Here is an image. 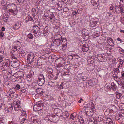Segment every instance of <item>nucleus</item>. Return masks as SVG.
<instances>
[{
    "instance_id": "1",
    "label": "nucleus",
    "mask_w": 124,
    "mask_h": 124,
    "mask_svg": "<svg viewBox=\"0 0 124 124\" xmlns=\"http://www.w3.org/2000/svg\"><path fill=\"white\" fill-rule=\"evenodd\" d=\"M6 62L2 63V66L0 67L1 69L3 71L7 70L10 68V62L8 59L5 60Z\"/></svg>"
},
{
    "instance_id": "2",
    "label": "nucleus",
    "mask_w": 124,
    "mask_h": 124,
    "mask_svg": "<svg viewBox=\"0 0 124 124\" xmlns=\"http://www.w3.org/2000/svg\"><path fill=\"white\" fill-rule=\"evenodd\" d=\"M16 7L15 4L10 3L7 5L6 9L8 12H9L14 13L16 11Z\"/></svg>"
},
{
    "instance_id": "3",
    "label": "nucleus",
    "mask_w": 124,
    "mask_h": 124,
    "mask_svg": "<svg viewBox=\"0 0 124 124\" xmlns=\"http://www.w3.org/2000/svg\"><path fill=\"white\" fill-rule=\"evenodd\" d=\"M20 101L17 99L15 100L13 102L12 106L15 111H18L20 109Z\"/></svg>"
},
{
    "instance_id": "4",
    "label": "nucleus",
    "mask_w": 124,
    "mask_h": 124,
    "mask_svg": "<svg viewBox=\"0 0 124 124\" xmlns=\"http://www.w3.org/2000/svg\"><path fill=\"white\" fill-rule=\"evenodd\" d=\"M22 114L20 117L19 119V122L21 123H23L24 122L26 119V111L23 110H22Z\"/></svg>"
},
{
    "instance_id": "5",
    "label": "nucleus",
    "mask_w": 124,
    "mask_h": 124,
    "mask_svg": "<svg viewBox=\"0 0 124 124\" xmlns=\"http://www.w3.org/2000/svg\"><path fill=\"white\" fill-rule=\"evenodd\" d=\"M34 55L33 53H31L28 54L27 58L28 62H29L30 64H31L34 60Z\"/></svg>"
},
{
    "instance_id": "6",
    "label": "nucleus",
    "mask_w": 124,
    "mask_h": 124,
    "mask_svg": "<svg viewBox=\"0 0 124 124\" xmlns=\"http://www.w3.org/2000/svg\"><path fill=\"white\" fill-rule=\"evenodd\" d=\"M40 31V28L38 26L35 25L34 26L33 28V31L34 34L35 36H37L39 34Z\"/></svg>"
},
{
    "instance_id": "7",
    "label": "nucleus",
    "mask_w": 124,
    "mask_h": 124,
    "mask_svg": "<svg viewBox=\"0 0 124 124\" xmlns=\"http://www.w3.org/2000/svg\"><path fill=\"white\" fill-rule=\"evenodd\" d=\"M86 114L87 115L89 116H91L93 115V113L92 110L90 108L86 107L85 108Z\"/></svg>"
},
{
    "instance_id": "8",
    "label": "nucleus",
    "mask_w": 124,
    "mask_h": 124,
    "mask_svg": "<svg viewBox=\"0 0 124 124\" xmlns=\"http://www.w3.org/2000/svg\"><path fill=\"white\" fill-rule=\"evenodd\" d=\"M57 119L56 117L54 115L49 116V117L48 118L49 121L53 122H55L57 120Z\"/></svg>"
},
{
    "instance_id": "9",
    "label": "nucleus",
    "mask_w": 124,
    "mask_h": 124,
    "mask_svg": "<svg viewBox=\"0 0 124 124\" xmlns=\"http://www.w3.org/2000/svg\"><path fill=\"white\" fill-rule=\"evenodd\" d=\"M61 40H54L53 41V43L52 44L53 46H59L60 44Z\"/></svg>"
},
{
    "instance_id": "10",
    "label": "nucleus",
    "mask_w": 124,
    "mask_h": 124,
    "mask_svg": "<svg viewBox=\"0 0 124 124\" xmlns=\"http://www.w3.org/2000/svg\"><path fill=\"white\" fill-rule=\"evenodd\" d=\"M67 41L66 39H63L62 40V45L63 46V48L66 49L67 47Z\"/></svg>"
},
{
    "instance_id": "11",
    "label": "nucleus",
    "mask_w": 124,
    "mask_h": 124,
    "mask_svg": "<svg viewBox=\"0 0 124 124\" xmlns=\"http://www.w3.org/2000/svg\"><path fill=\"white\" fill-rule=\"evenodd\" d=\"M30 21H34V20L30 16H27L25 19V21L27 23Z\"/></svg>"
},
{
    "instance_id": "12",
    "label": "nucleus",
    "mask_w": 124,
    "mask_h": 124,
    "mask_svg": "<svg viewBox=\"0 0 124 124\" xmlns=\"http://www.w3.org/2000/svg\"><path fill=\"white\" fill-rule=\"evenodd\" d=\"M36 92L37 94L40 96H41L44 93L43 90L40 88H37L36 90Z\"/></svg>"
},
{
    "instance_id": "13",
    "label": "nucleus",
    "mask_w": 124,
    "mask_h": 124,
    "mask_svg": "<svg viewBox=\"0 0 124 124\" xmlns=\"http://www.w3.org/2000/svg\"><path fill=\"white\" fill-rule=\"evenodd\" d=\"M41 103V101H39L36 104H35L34 106V108H37V107L38 108L42 107L43 106L42 104Z\"/></svg>"
},
{
    "instance_id": "14",
    "label": "nucleus",
    "mask_w": 124,
    "mask_h": 124,
    "mask_svg": "<svg viewBox=\"0 0 124 124\" xmlns=\"http://www.w3.org/2000/svg\"><path fill=\"white\" fill-rule=\"evenodd\" d=\"M14 45L17 47V48H20L21 46V43L19 41H16L14 42Z\"/></svg>"
},
{
    "instance_id": "15",
    "label": "nucleus",
    "mask_w": 124,
    "mask_h": 124,
    "mask_svg": "<svg viewBox=\"0 0 124 124\" xmlns=\"http://www.w3.org/2000/svg\"><path fill=\"white\" fill-rule=\"evenodd\" d=\"M37 82L38 85L39 86L42 85L45 82V80L38 79L37 80Z\"/></svg>"
},
{
    "instance_id": "16",
    "label": "nucleus",
    "mask_w": 124,
    "mask_h": 124,
    "mask_svg": "<svg viewBox=\"0 0 124 124\" xmlns=\"http://www.w3.org/2000/svg\"><path fill=\"white\" fill-rule=\"evenodd\" d=\"M88 84L89 85L93 86L95 84V83L93 80H89L88 81Z\"/></svg>"
},
{
    "instance_id": "17",
    "label": "nucleus",
    "mask_w": 124,
    "mask_h": 124,
    "mask_svg": "<svg viewBox=\"0 0 124 124\" xmlns=\"http://www.w3.org/2000/svg\"><path fill=\"white\" fill-rule=\"evenodd\" d=\"M88 46L86 45L85 46H83L82 47V51L84 52H86L88 50Z\"/></svg>"
},
{
    "instance_id": "18",
    "label": "nucleus",
    "mask_w": 124,
    "mask_h": 124,
    "mask_svg": "<svg viewBox=\"0 0 124 124\" xmlns=\"http://www.w3.org/2000/svg\"><path fill=\"white\" fill-rule=\"evenodd\" d=\"M13 109V106L12 105H11V107H9L8 108H6L5 112L6 113L11 112L12 110Z\"/></svg>"
},
{
    "instance_id": "19",
    "label": "nucleus",
    "mask_w": 124,
    "mask_h": 124,
    "mask_svg": "<svg viewBox=\"0 0 124 124\" xmlns=\"http://www.w3.org/2000/svg\"><path fill=\"white\" fill-rule=\"evenodd\" d=\"M13 90H15V88H12L11 89H10L7 92V96L8 97L10 96L11 95L12 93V92L13 91Z\"/></svg>"
},
{
    "instance_id": "20",
    "label": "nucleus",
    "mask_w": 124,
    "mask_h": 124,
    "mask_svg": "<svg viewBox=\"0 0 124 124\" xmlns=\"http://www.w3.org/2000/svg\"><path fill=\"white\" fill-rule=\"evenodd\" d=\"M83 34L86 36H88V31L85 29H84L82 31Z\"/></svg>"
},
{
    "instance_id": "21",
    "label": "nucleus",
    "mask_w": 124,
    "mask_h": 124,
    "mask_svg": "<svg viewBox=\"0 0 124 124\" xmlns=\"http://www.w3.org/2000/svg\"><path fill=\"white\" fill-rule=\"evenodd\" d=\"M107 123H108V124H115L114 123H113V121H112V120L110 118H108L107 120L106 121Z\"/></svg>"
},
{
    "instance_id": "22",
    "label": "nucleus",
    "mask_w": 124,
    "mask_h": 124,
    "mask_svg": "<svg viewBox=\"0 0 124 124\" xmlns=\"http://www.w3.org/2000/svg\"><path fill=\"white\" fill-rule=\"evenodd\" d=\"M38 79L45 80L44 77L42 73H40L38 78Z\"/></svg>"
},
{
    "instance_id": "23",
    "label": "nucleus",
    "mask_w": 124,
    "mask_h": 124,
    "mask_svg": "<svg viewBox=\"0 0 124 124\" xmlns=\"http://www.w3.org/2000/svg\"><path fill=\"white\" fill-rule=\"evenodd\" d=\"M48 17L50 19V21H54L55 19V16L53 14L49 16Z\"/></svg>"
},
{
    "instance_id": "24",
    "label": "nucleus",
    "mask_w": 124,
    "mask_h": 124,
    "mask_svg": "<svg viewBox=\"0 0 124 124\" xmlns=\"http://www.w3.org/2000/svg\"><path fill=\"white\" fill-rule=\"evenodd\" d=\"M32 14L33 16H35V15H36V14H37V13L36 12V10L35 8H34L32 9Z\"/></svg>"
},
{
    "instance_id": "25",
    "label": "nucleus",
    "mask_w": 124,
    "mask_h": 124,
    "mask_svg": "<svg viewBox=\"0 0 124 124\" xmlns=\"http://www.w3.org/2000/svg\"><path fill=\"white\" fill-rule=\"evenodd\" d=\"M98 0H91V2L93 5H95L96 4H97Z\"/></svg>"
},
{
    "instance_id": "26",
    "label": "nucleus",
    "mask_w": 124,
    "mask_h": 124,
    "mask_svg": "<svg viewBox=\"0 0 124 124\" xmlns=\"http://www.w3.org/2000/svg\"><path fill=\"white\" fill-rule=\"evenodd\" d=\"M20 27L18 23H16L15 25L13 26V28L15 29H18Z\"/></svg>"
},
{
    "instance_id": "27",
    "label": "nucleus",
    "mask_w": 124,
    "mask_h": 124,
    "mask_svg": "<svg viewBox=\"0 0 124 124\" xmlns=\"http://www.w3.org/2000/svg\"><path fill=\"white\" fill-rule=\"evenodd\" d=\"M48 85L49 86H51V87H53L54 85V83L50 81L48 82Z\"/></svg>"
},
{
    "instance_id": "28",
    "label": "nucleus",
    "mask_w": 124,
    "mask_h": 124,
    "mask_svg": "<svg viewBox=\"0 0 124 124\" xmlns=\"http://www.w3.org/2000/svg\"><path fill=\"white\" fill-rule=\"evenodd\" d=\"M69 10V9L67 7L63 9V12H68L67 16H69L70 15V13L68 11Z\"/></svg>"
},
{
    "instance_id": "29",
    "label": "nucleus",
    "mask_w": 124,
    "mask_h": 124,
    "mask_svg": "<svg viewBox=\"0 0 124 124\" xmlns=\"http://www.w3.org/2000/svg\"><path fill=\"white\" fill-rule=\"evenodd\" d=\"M72 55L74 56V59H78L79 58V56L76 54H73Z\"/></svg>"
},
{
    "instance_id": "30",
    "label": "nucleus",
    "mask_w": 124,
    "mask_h": 124,
    "mask_svg": "<svg viewBox=\"0 0 124 124\" xmlns=\"http://www.w3.org/2000/svg\"><path fill=\"white\" fill-rule=\"evenodd\" d=\"M19 49L18 48H17V47L14 45V46H13L12 48V51L14 52L16 51L17 50Z\"/></svg>"
},
{
    "instance_id": "31",
    "label": "nucleus",
    "mask_w": 124,
    "mask_h": 124,
    "mask_svg": "<svg viewBox=\"0 0 124 124\" xmlns=\"http://www.w3.org/2000/svg\"><path fill=\"white\" fill-rule=\"evenodd\" d=\"M76 115L75 113H73L70 116V118L72 120H73L75 118V116Z\"/></svg>"
},
{
    "instance_id": "32",
    "label": "nucleus",
    "mask_w": 124,
    "mask_h": 124,
    "mask_svg": "<svg viewBox=\"0 0 124 124\" xmlns=\"http://www.w3.org/2000/svg\"><path fill=\"white\" fill-rule=\"evenodd\" d=\"M27 36L29 39H32L33 38V35L32 34L30 33Z\"/></svg>"
},
{
    "instance_id": "33",
    "label": "nucleus",
    "mask_w": 124,
    "mask_h": 124,
    "mask_svg": "<svg viewBox=\"0 0 124 124\" xmlns=\"http://www.w3.org/2000/svg\"><path fill=\"white\" fill-rule=\"evenodd\" d=\"M97 22H96V21H94V23H93V24L91 23L90 24V26L91 27H94V26H95L96 24H97Z\"/></svg>"
},
{
    "instance_id": "34",
    "label": "nucleus",
    "mask_w": 124,
    "mask_h": 124,
    "mask_svg": "<svg viewBox=\"0 0 124 124\" xmlns=\"http://www.w3.org/2000/svg\"><path fill=\"white\" fill-rule=\"evenodd\" d=\"M15 92V90H13V91L12 92V93L10 95V96L9 98L10 97H11V98H13L14 97V93Z\"/></svg>"
},
{
    "instance_id": "35",
    "label": "nucleus",
    "mask_w": 124,
    "mask_h": 124,
    "mask_svg": "<svg viewBox=\"0 0 124 124\" xmlns=\"http://www.w3.org/2000/svg\"><path fill=\"white\" fill-rule=\"evenodd\" d=\"M108 44H112H112L114 45V43H113V40H112V39H111V40H109V41H108Z\"/></svg>"
},
{
    "instance_id": "36",
    "label": "nucleus",
    "mask_w": 124,
    "mask_h": 124,
    "mask_svg": "<svg viewBox=\"0 0 124 124\" xmlns=\"http://www.w3.org/2000/svg\"><path fill=\"white\" fill-rule=\"evenodd\" d=\"M79 121L80 122L81 124H84V121L83 118L82 117L80 118V119H79Z\"/></svg>"
},
{
    "instance_id": "37",
    "label": "nucleus",
    "mask_w": 124,
    "mask_h": 124,
    "mask_svg": "<svg viewBox=\"0 0 124 124\" xmlns=\"http://www.w3.org/2000/svg\"><path fill=\"white\" fill-rule=\"evenodd\" d=\"M15 88L16 89L19 90L20 89V86L18 84L16 85Z\"/></svg>"
},
{
    "instance_id": "38",
    "label": "nucleus",
    "mask_w": 124,
    "mask_h": 124,
    "mask_svg": "<svg viewBox=\"0 0 124 124\" xmlns=\"http://www.w3.org/2000/svg\"><path fill=\"white\" fill-rule=\"evenodd\" d=\"M74 56L72 55H69L68 56V58H69L70 60H72L73 58H74Z\"/></svg>"
},
{
    "instance_id": "39",
    "label": "nucleus",
    "mask_w": 124,
    "mask_h": 124,
    "mask_svg": "<svg viewBox=\"0 0 124 124\" xmlns=\"http://www.w3.org/2000/svg\"><path fill=\"white\" fill-rule=\"evenodd\" d=\"M119 47L120 48V49H119V50L120 51V52L122 53H121L122 54H124V50H123L122 48L120 47Z\"/></svg>"
},
{
    "instance_id": "40",
    "label": "nucleus",
    "mask_w": 124,
    "mask_h": 124,
    "mask_svg": "<svg viewBox=\"0 0 124 124\" xmlns=\"http://www.w3.org/2000/svg\"><path fill=\"white\" fill-rule=\"evenodd\" d=\"M1 5L3 6H5L6 5V3L3 0H2L1 3Z\"/></svg>"
},
{
    "instance_id": "41",
    "label": "nucleus",
    "mask_w": 124,
    "mask_h": 124,
    "mask_svg": "<svg viewBox=\"0 0 124 124\" xmlns=\"http://www.w3.org/2000/svg\"><path fill=\"white\" fill-rule=\"evenodd\" d=\"M97 59L100 62H102V61L101 60H102L103 58L101 56H98L97 57Z\"/></svg>"
},
{
    "instance_id": "42",
    "label": "nucleus",
    "mask_w": 124,
    "mask_h": 124,
    "mask_svg": "<svg viewBox=\"0 0 124 124\" xmlns=\"http://www.w3.org/2000/svg\"><path fill=\"white\" fill-rule=\"evenodd\" d=\"M60 37V38L58 37V38L56 36H55L54 37V39H55L54 40H61V39H61Z\"/></svg>"
},
{
    "instance_id": "43",
    "label": "nucleus",
    "mask_w": 124,
    "mask_h": 124,
    "mask_svg": "<svg viewBox=\"0 0 124 124\" xmlns=\"http://www.w3.org/2000/svg\"><path fill=\"white\" fill-rule=\"evenodd\" d=\"M113 77L114 78L115 80L116 79L118 78V77L117 75L114 74L113 75Z\"/></svg>"
},
{
    "instance_id": "44",
    "label": "nucleus",
    "mask_w": 124,
    "mask_h": 124,
    "mask_svg": "<svg viewBox=\"0 0 124 124\" xmlns=\"http://www.w3.org/2000/svg\"><path fill=\"white\" fill-rule=\"evenodd\" d=\"M115 71L116 73L117 74H118V73L120 72L119 69H118V68H116L115 70Z\"/></svg>"
},
{
    "instance_id": "45",
    "label": "nucleus",
    "mask_w": 124,
    "mask_h": 124,
    "mask_svg": "<svg viewBox=\"0 0 124 124\" xmlns=\"http://www.w3.org/2000/svg\"><path fill=\"white\" fill-rule=\"evenodd\" d=\"M120 10L121 11V13H124V8H122L121 7L120 8Z\"/></svg>"
},
{
    "instance_id": "46",
    "label": "nucleus",
    "mask_w": 124,
    "mask_h": 124,
    "mask_svg": "<svg viewBox=\"0 0 124 124\" xmlns=\"http://www.w3.org/2000/svg\"><path fill=\"white\" fill-rule=\"evenodd\" d=\"M93 121L92 119L90 118H89L87 119V121L88 122V123L91 122H92Z\"/></svg>"
},
{
    "instance_id": "47",
    "label": "nucleus",
    "mask_w": 124,
    "mask_h": 124,
    "mask_svg": "<svg viewBox=\"0 0 124 124\" xmlns=\"http://www.w3.org/2000/svg\"><path fill=\"white\" fill-rule=\"evenodd\" d=\"M121 75L122 76L121 77L124 79V72L122 71L121 72Z\"/></svg>"
},
{
    "instance_id": "48",
    "label": "nucleus",
    "mask_w": 124,
    "mask_h": 124,
    "mask_svg": "<svg viewBox=\"0 0 124 124\" xmlns=\"http://www.w3.org/2000/svg\"><path fill=\"white\" fill-rule=\"evenodd\" d=\"M119 64L121 65H123L124 64V61H121L119 62Z\"/></svg>"
},
{
    "instance_id": "49",
    "label": "nucleus",
    "mask_w": 124,
    "mask_h": 124,
    "mask_svg": "<svg viewBox=\"0 0 124 124\" xmlns=\"http://www.w3.org/2000/svg\"><path fill=\"white\" fill-rule=\"evenodd\" d=\"M69 72H65L63 74V75H64L65 76H68L69 75Z\"/></svg>"
},
{
    "instance_id": "50",
    "label": "nucleus",
    "mask_w": 124,
    "mask_h": 124,
    "mask_svg": "<svg viewBox=\"0 0 124 124\" xmlns=\"http://www.w3.org/2000/svg\"><path fill=\"white\" fill-rule=\"evenodd\" d=\"M48 75L49 77L50 78H53L54 77L52 73L49 74Z\"/></svg>"
},
{
    "instance_id": "51",
    "label": "nucleus",
    "mask_w": 124,
    "mask_h": 124,
    "mask_svg": "<svg viewBox=\"0 0 124 124\" xmlns=\"http://www.w3.org/2000/svg\"><path fill=\"white\" fill-rule=\"evenodd\" d=\"M4 57L2 56L0 57V63L2 61L4 58Z\"/></svg>"
},
{
    "instance_id": "52",
    "label": "nucleus",
    "mask_w": 124,
    "mask_h": 124,
    "mask_svg": "<svg viewBox=\"0 0 124 124\" xmlns=\"http://www.w3.org/2000/svg\"><path fill=\"white\" fill-rule=\"evenodd\" d=\"M0 35L1 37H3L4 36V34L3 33V32H0Z\"/></svg>"
},
{
    "instance_id": "53",
    "label": "nucleus",
    "mask_w": 124,
    "mask_h": 124,
    "mask_svg": "<svg viewBox=\"0 0 124 124\" xmlns=\"http://www.w3.org/2000/svg\"><path fill=\"white\" fill-rule=\"evenodd\" d=\"M34 72L32 71H31L30 72V74L31 76H32L34 75Z\"/></svg>"
},
{
    "instance_id": "54",
    "label": "nucleus",
    "mask_w": 124,
    "mask_h": 124,
    "mask_svg": "<svg viewBox=\"0 0 124 124\" xmlns=\"http://www.w3.org/2000/svg\"><path fill=\"white\" fill-rule=\"evenodd\" d=\"M107 87L108 89H113V87L111 85H110L109 86H107Z\"/></svg>"
},
{
    "instance_id": "55",
    "label": "nucleus",
    "mask_w": 124,
    "mask_h": 124,
    "mask_svg": "<svg viewBox=\"0 0 124 124\" xmlns=\"http://www.w3.org/2000/svg\"><path fill=\"white\" fill-rule=\"evenodd\" d=\"M11 54H12V57H13V58H14V59H17V58L15 56V55L14 54H12L11 53Z\"/></svg>"
},
{
    "instance_id": "56",
    "label": "nucleus",
    "mask_w": 124,
    "mask_h": 124,
    "mask_svg": "<svg viewBox=\"0 0 124 124\" xmlns=\"http://www.w3.org/2000/svg\"><path fill=\"white\" fill-rule=\"evenodd\" d=\"M31 76L30 74H28L26 76V78H30Z\"/></svg>"
},
{
    "instance_id": "57",
    "label": "nucleus",
    "mask_w": 124,
    "mask_h": 124,
    "mask_svg": "<svg viewBox=\"0 0 124 124\" xmlns=\"http://www.w3.org/2000/svg\"><path fill=\"white\" fill-rule=\"evenodd\" d=\"M117 40L120 41L121 43V42H123V41L122 40V39H121L120 38H118L117 39Z\"/></svg>"
},
{
    "instance_id": "58",
    "label": "nucleus",
    "mask_w": 124,
    "mask_h": 124,
    "mask_svg": "<svg viewBox=\"0 0 124 124\" xmlns=\"http://www.w3.org/2000/svg\"><path fill=\"white\" fill-rule=\"evenodd\" d=\"M63 88V86L61 85L59 87V88L60 89H62Z\"/></svg>"
},
{
    "instance_id": "59",
    "label": "nucleus",
    "mask_w": 124,
    "mask_h": 124,
    "mask_svg": "<svg viewBox=\"0 0 124 124\" xmlns=\"http://www.w3.org/2000/svg\"><path fill=\"white\" fill-rule=\"evenodd\" d=\"M60 50H65L66 49H64V48H63V46H62H62H61L60 47Z\"/></svg>"
},
{
    "instance_id": "60",
    "label": "nucleus",
    "mask_w": 124,
    "mask_h": 124,
    "mask_svg": "<svg viewBox=\"0 0 124 124\" xmlns=\"http://www.w3.org/2000/svg\"><path fill=\"white\" fill-rule=\"evenodd\" d=\"M24 0H18V2L22 3L24 1Z\"/></svg>"
},
{
    "instance_id": "61",
    "label": "nucleus",
    "mask_w": 124,
    "mask_h": 124,
    "mask_svg": "<svg viewBox=\"0 0 124 124\" xmlns=\"http://www.w3.org/2000/svg\"><path fill=\"white\" fill-rule=\"evenodd\" d=\"M116 85V84H114V82H112L111 83V85L113 87L115 86Z\"/></svg>"
},
{
    "instance_id": "62",
    "label": "nucleus",
    "mask_w": 124,
    "mask_h": 124,
    "mask_svg": "<svg viewBox=\"0 0 124 124\" xmlns=\"http://www.w3.org/2000/svg\"><path fill=\"white\" fill-rule=\"evenodd\" d=\"M21 54H22V55L23 56H25V53L24 52H22V53H21Z\"/></svg>"
},
{
    "instance_id": "63",
    "label": "nucleus",
    "mask_w": 124,
    "mask_h": 124,
    "mask_svg": "<svg viewBox=\"0 0 124 124\" xmlns=\"http://www.w3.org/2000/svg\"><path fill=\"white\" fill-rule=\"evenodd\" d=\"M31 65V64H30L29 62H28V63L27 64H26V66L27 67H29Z\"/></svg>"
},
{
    "instance_id": "64",
    "label": "nucleus",
    "mask_w": 124,
    "mask_h": 124,
    "mask_svg": "<svg viewBox=\"0 0 124 124\" xmlns=\"http://www.w3.org/2000/svg\"><path fill=\"white\" fill-rule=\"evenodd\" d=\"M9 123L10 124H15L14 122L12 121L9 122Z\"/></svg>"
}]
</instances>
